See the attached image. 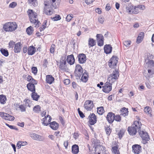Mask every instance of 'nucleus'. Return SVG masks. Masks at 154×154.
<instances>
[{"label": "nucleus", "mask_w": 154, "mask_h": 154, "mask_svg": "<svg viewBox=\"0 0 154 154\" xmlns=\"http://www.w3.org/2000/svg\"><path fill=\"white\" fill-rule=\"evenodd\" d=\"M27 81L30 82L27 85L28 89L32 92L31 94L32 97L34 100L37 101L40 96L35 92V85H36L37 82L32 77L29 75L27 77Z\"/></svg>", "instance_id": "1"}, {"label": "nucleus", "mask_w": 154, "mask_h": 154, "mask_svg": "<svg viewBox=\"0 0 154 154\" xmlns=\"http://www.w3.org/2000/svg\"><path fill=\"white\" fill-rule=\"evenodd\" d=\"M27 13L29 16L30 22L34 24L35 27H38L40 23L38 21V18L36 12L33 11L32 10L29 9L27 11Z\"/></svg>", "instance_id": "2"}, {"label": "nucleus", "mask_w": 154, "mask_h": 154, "mask_svg": "<svg viewBox=\"0 0 154 154\" xmlns=\"http://www.w3.org/2000/svg\"><path fill=\"white\" fill-rule=\"evenodd\" d=\"M119 72L116 69H113L112 73L109 75L107 79V81L111 83H113L116 81L119 77Z\"/></svg>", "instance_id": "3"}, {"label": "nucleus", "mask_w": 154, "mask_h": 154, "mask_svg": "<svg viewBox=\"0 0 154 154\" xmlns=\"http://www.w3.org/2000/svg\"><path fill=\"white\" fill-rule=\"evenodd\" d=\"M17 27V25L15 22H9L5 24L3 29L6 31H12L15 30Z\"/></svg>", "instance_id": "4"}, {"label": "nucleus", "mask_w": 154, "mask_h": 154, "mask_svg": "<svg viewBox=\"0 0 154 154\" xmlns=\"http://www.w3.org/2000/svg\"><path fill=\"white\" fill-rule=\"evenodd\" d=\"M126 11L130 14H137L139 11V8L134 6L126 7Z\"/></svg>", "instance_id": "5"}, {"label": "nucleus", "mask_w": 154, "mask_h": 154, "mask_svg": "<svg viewBox=\"0 0 154 154\" xmlns=\"http://www.w3.org/2000/svg\"><path fill=\"white\" fill-rule=\"evenodd\" d=\"M118 62V59L116 57H112L109 60V65L113 69H116V64Z\"/></svg>", "instance_id": "6"}, {"label": "nucleus", "mask_w": 154, "mask_h": 154, "mask_svg": "<svg viewBox=\"0 0 154 154\" xmlns=\"http://www.w3.org/2000/svg\"><path fill=\"white\" fill-rule=\"evenodd\" d=\"M53 8L50 4L48 2H45V7L44 13L47 15H51L52 14V12L51 11V8Z\"/></svg>", "instance_id": "7"}, {"label": "nucleus", "mask_w": 154, "mask_h": 154, "mask_svg": "<svg viewBox=\"0 0 154 154\" xmlns=\"http://www.w3.org/2000/svg\"><path fill=\"white\" fill-rule=\"evenodd\" d=\"M140 136L143 139V143L146 144L149 140V137L147 132L144 131H140L139 132Z\"/></svg>", "instance_id": "8"}, {"label": "nucleus", "mask_w": 154, "mask_h": 154, "mask_svg": "<svg viewBox=\"0 0 154 154\" xmlns=\"http://www.w3.org/2000/svg\"><path fill=\"white\" fill-rule=\"evenodd\" d=\"M112 83H111L107 81L105 84L103 86V91L106 93H108L112 90Z\"/></svg>", "instance_id": "9"}, {"label": "nucleus", "mask_w": 154, "mask_h": 154, "mask_svg": "<svg viewBox=\"0 0 154 154\" xmlns=\"http://www.w3.org/2000/svg\"><path fill=\"white\" fill-rule=\"evenodd\" d=\"M83 69L79 65H77L75 66V73L76 77H80L83 73Z\"/></svg>", "instance_id": "10"}, {"label": "nucleus", "mask_w": 154, "mask_h": 154, "mask_svg": "<svg viewBox=\"0 0 154 154\" xmlns=\"http://www.w3.org/2000/svg\"><path fill=\"white\" fill-rule=\"evenodd\" d=\"M94 106L93 102L90 100L86 101L84 105V107L87 110H91Z\"/></svg>", "instance_id": "11"}, {"label": "nucleus", "mask_w": 154, "mask_h": 154, "mask_svg": "<svg viewBox=\"0 0 154 154\" xmlns=\"http://www.w3.org/2000/svg\"><path fill=\"white\" fill-rule=\"evenodd\" d=\"M29 135L32 139L34 140L39 141L43 140V138L42 136L35 133H30L29 134Z\"/></svg>", "instance_id": "12"}, {"label": "nucleus", "mask_w": 154, "mask_h": 154, "mask_svg": "<svg viewBox=\"0 0 154 154\" xmlns=\"http://www.w3.org/2000/svg\"><path fill=\"white\" fill-rule=\"evenodd\" d=\"M98 45L102 46L103 45V37L101 34H97L96 35Z\"/></svg>", "instance_id": "13"}, {"label": "nucleus", "mask_w": 154, "mask_h": 154, "mask_svg": "<svg viewBox=\"0 0 154 154\" xmlns=\"http://www.w3.org/2000/svg\"><path fill=\"white\" fill-rule=\"evenodd\" d=\"M66 61L63 60L60 61L59 66V68L61 70L65 72L67 71L68 69L66 65Z\"/></svg>", "instance_id": "14"}, {"label": "nucleus", "mask_w": 154, "mask_h": 154, "mask_svg": "<svg viewBox=\"0 0 154 154\" xmlns=\"http://www.w3.org/2000/svg\"><path fill=\"white\" fill-rule=\"evenodd\" d=\"M60 0H49V1L47 2L52 5L53 8H56L59 6Z\"/></svg>", "instance_id": "15"}, {"label": "nucleus", "mask_w": 154, "mask_h": 154, "mask_svg": "<svg viewBox=\"0 0 154 154\" xmlns=\"http://www.w3.org/2000/svg\"><path fill=\"white\" fill-rule=\"evenodd\" d=\"M78 57L79 63L82 64L85 62L86 60V57L85 54H79Z\"/></svg>", "instance_id": "16"}, {"label": "nucleus", "mask_w": 154, "mask_h": 154, "mask_svg": "<svg viewBox=\"0 0 154 154\" xmlns=\"http://www.w3.org/2000/svg\"><path fill=\"white\" fill-rule=\"evenodd\" d=\"M114 114L112 112H109L106 116V119L110 123H112L114 120Z\"/></svg>", "instance_id": "17"}, {"label": "nucleus", "mask_w": 154, "mask_h": 154, "mask_svg": "<svg viewBox=\"0 0 154 154\" xmlns=\"http://www.w3.org/2000/svg\"><path fill=\"white\" fill-rule=\"evenodd\" d=\"M132 151L134 153H139L141 149V146L138 144H135L132 147Z\"/></svg>", "instance_id": "18"}, {"label": "nucleus", "mask_w": 154, "mask_h": 154, "mask_svg": "<svg viewBox=\"0 0 154 154\" xmlns=\"http://www.w3.org/2000/svg\"><path fill=\"white\" fill-rule=\"evenodd\" d=\"M128 131L129 134L132 135H134L136 134L137 132V128L131 125L128 128Z\"/></svg>", "instance_id": "19"}, {"label": "nucleus", "mask_w": 154, "mask_h": 154, "mask_svg": "<svg viewBox=\"0 0 154 154\" xmlns=\"http://www.w3.org/2000/svg\"><path fill=\"white\" fill-rule=\"evenodd\" d=\"M90 124L91 125H94L96 122V116L95 115L92 113L89 117Z\"/></svg>", "instance_id": "20"}, {"label": "nucleus", "mask_w": 154, "mask_h": 154, "mask_svg": "<svg viewBox=\"0 0 154 154\" xmlns=\"http://www.w3.org/2000/svg\"><path fill=\"white\" fill-rule=\"evenodd\" d=\"M67 61L70 65H72L75 62V59L73 54L67 56L66 59Z\"/></svg>", "instance_id": "21"}, {"label": "nucleus", "mask_w": 154, "mask_h": 154, "mask_svg": "<svg viewBox=\"0 0 154 154\" xmlns=\"http://www.w3.org/2000/svg\"><path fill=\"white\" fill-rule=\"evenodd\" d=\"M104 52L106 54H109L111 53L112 50V47L110 45H106L104 46Z\"/></svg>", "instance_id": "22"}, {"label": "nucleus", "mask_w": 154, "mask_h": 154, "mask_svg": "<svg viewBox=\"0 0 154 154\" xmlns=\"http://www.w3.org/2000/svg\"><path fill=\"white\" fill-rule=\"evenodd\" d=\"M22 45L21 42H18L15 45L14 51L15 53H18L20 52Z\"/></svg>", "instance_id": "23"}, {"label": "nucleus", "mask_w": 154, "mask_h": 154, "mask_svg": "<svg viewBox=\"0 0 154 154\" xmlns=\"http://www.w3.org/2000/svg\"><path fill=\"white\" fill-rule=\"evenodd\" d=\"M36 51V48L33 46H30L28 48L27 53L29 55H32L34 54Z\"/></svg>", "instance_id": "24"}, {"label": "nucleus", "mask_w": 154, "mask_h": 154, "mask_svg": "<svg viewBox=\"0 0 154 154\" xmlns=\"http://www.w3.org/2000/svg\"><path fill=\"white\" fill-rule=\"evenodd\" d=\"M79 152V147L76 144L73 145L72 147V152L73 154H78Z\"/></svg>", "instance_id": "25"}, {"label": "nucleus", "mask_w": 154, "mask_h": 154, "mask_svg": "<svg viewBox=\"0 0 154 154\" xmlns=\"http://www.w3.org/2000/svg\"><path fill=\"white\" fill-rule=\"evenodd\" d=\"M54 79L51 75H48L46 76V81L50 84H51L54 81Z\"/></svg>", "instance_id": "26"}, {"label": "nucleus", "mask_w": 154, "mask_h": 154, "mask_svg": "<svg viewBox=\"0 0 154 154\" xmlns=\"http://www.w3.org/2000/svg\"><path fill=\"white\" fill-rule=\"evenodd\" d=\"M152 74L153 72H152V71L150 69L148 70L147 73L146 71H144L143 72L144 76H145L147 79H148L150 77H152Z\"/></svg>", "instance_id": "27"}, {"label": "nucleus", "mask_w": 154, "mask_h": 154, "mask_svg": "<svg viewBox=\"0 0 154 154\" xmlns=\"http://www.w3.org/2000/svg\"><path fill=\"white\" fill-rule=\"evenodd\" d=\"M16 106L19 108L21 112H24L26 111V108L27 107L26 104L19 105L17 104Z\"/></svg>", "instance_id": "28"}, {"label": "nucleus", "mask_w": 154, "mask_h": 154, "mask_svg": "<svg viewBox=\"0 0 154 154\" xmlns=\"http://www.w3.org/2000/svg\"><path fill=\"white\" fill-rule=\"evenodd\" d=\"M132 125L134 126V127H136L137 128V129L139 131L141 128L142 124L141 122L136 121L134 122V124Z\"/></svg>", "instance_id": "29"}, {"label": "nucleus", "mask_w": 154, "mask_h": 154, "mask_svg": "<svg viewBox=\"0 0 154 154\" xmlns=\"http://www.w3.org/2000/svg\"><path fill=\"white\" fill-rule=\"evenodd\" d=\"M50 127L54 130H56L58 128V124L55 122H53L50 123Z\"/></svg>", "instance_id": "30"}, {"label": "nucleus", "mask_w": 154, "mask_h": 154, "mask_svg": "<svg viewBox=\"0 0 154 154\" xmlns=\"http://www.w3.org/2000/svg\"><path fill=\"white\" fill-rule=\"evenodd\" d=\"M95 41L92 38H90L88 41V45L89 48L93 47L96 45Z\"/></svg>", "instance_id": "31"}, {"label": "nucleus", "mask_w": 154, "mask_h": 154, "mask_svg": "<svg viewBox=\"0 0 154 154\" xmlns=\"http://www.w3.org/2000/svg\"><path fill=\"white\" fill-rule=\"evenodd\" d=\"M27 142L26 141H18L17 145V146L18 149H20L21 146H23L26 145Z\"/></svg>", "instance_id": "32"}, {"label": "nucleus", "mask_w": 154, "mask_h": 154, "mask_svg": "<svg viewBox=\"0 0 154 154\" xmlns=\"http://www.w3.org/2000/svg\"><path fill=\"white\" fill-rule=\"evenodd\" d=\"M7 98L5 96L2 94L0 95V103L2 104H4L6 103Z\"/></svg>", "instance_id": "33"}, {"label": "nucleus", "mask_w": 154, "mask_h": 154, "mask_svg": "<svg viewBox=\"0 0 154 154\" xmlns=\"http://www.w3.org/2000/svg\"><path fill=\"white\" fill-rule=\"evenodd\" d=\"M88 75L86 72H84L81 77V80L84 82H86L88 80Z\"/></svg>", "instance_id": "34"}, {"label": "nucleus", "mask_w": 154, "mask_h": 154, "mask_svg": "<svg viewBox=\"0 0 154 154\" xmlns=\"http://www.w3.org/2000/svg\"><path fill=\"white\" fill-rule=\"evenodd\" d=\"M100 149H101V151L100 152H98L97 153V154H100L101 153V154H108L109 153L108 151L106 150L105 148V147L101 146H100Z\"/></svg>", "instance_id": "35"}, {"label": "nucleus", "mask_w": 154, "mask_h": 154, "mask_svg": "<svg viewBox=\"0 0 154 154\" xmlns=\"http://www.w3.org/2000/svg\"><path fill=\"white\" fill-rule=\"evenodd\" d=\"M4 119L7 120L12 121L14 119V116L6 113V114H5V117H4Z\"/></svg>", "instance_id": "36"}, {"label": "nucleus", "mask_w": 154, "mask_h": 154, "mask_svg": "<svg viewBox=\"0 0 154 154\" xmlns=\"http://www.w3.org/2000/svg\"><path fill=\"white\" fill-rule=\"evenodd\" d=\"M51 117L49 116L48 115H47L44 118L42 119V121L43 122H46L48 121V122H51Z\"/></svg>", "instance_id": "37"}, {"label": "nucleus", "mask_w": 154, "mask_h": 154, "mask_svg": "<svg viewBox=\"0 0 154 154\" xmlns=\"http://www.w3.org/2000/svg\"><path fill=\"white\" fill-rule=\"evenodd\" d=\"M112 151L114 154H120L118 147L117 146H113L112 148Z\"/></svg>", "instance_id": "38"}, {"label": "nucleus", "mask_w": 154, "mask_h": 154, "mask_svg": "<svg viewBox=\"0 0 154 154\" xmlns=\"http://www.w3.org/2000/svg\"><path fill=\"white\" fill-rule=\"evenodd\" d=\"M97 112L100 115H102L104 112V108L103 106H100L97 108Z\"/></svg>", "instance_id": "39"}, {"label": "nucleus", "mask_w": 154, "mask_h": 154, "mask_svg": "<svg viewBox=\"0 0 154 154\" xmlns=\"http://www.w3.org/2000/svg\"><path fill=\"white\" fill-rule=\"evenodd\" d=\"M0 51L2 54L5 57H7L9 54L7 50L3 48H1Z\"/></svg>", "instance_id": "40"}, {"label": "nucleus", "mask_w": 154, "mask_h": 154, "mask_svg": "<svg viewBox=\"0 0 154 154\" xmlns=\"http://www.w3.org/2000/svg\"><path fill=\"white\" fill-rule=\"evenodd\" d=\"M26 32L29 35H31L33 32V28L31 26L28 27L26 29Z\"/></svg>", "instance_id": "41"}, {"label": "nucleus", "mask_w": 154, "mask_h": 154, "mask_svg": "<svg viewBox=\"0 0 154 154\" xmlns=\"http://www.w3.org/2000/svg\"><path fill=\"white\" fill-rule=\"evenodd\" d=\"M28 2L31 5L35 6L38 4L36 0H28Z\"/></svg>", "instance_id": "42"}, {"label": "nucleus", "mask_w": 154, "mask_h": 154, "mask_svg": "<svg viewBox=\"0 0 154 154\" xmlns=\"http://www.w3.org/2000/svg\"><path fill=\"white\" fill-rule=\"evenodd\" d=\"M33 111L36 112L38 113L40 111V107L39 105L35 106L33 108Z\"/></svg>", "instance_id": "43"}, {"label": "nucleus", "mask_w": 154, "mask_h": 154, "mask_svg": "<svg viewBox=\"0 0 154 154\" xmlns=\"http://www.w3.org/2000/svg\"><path fill=\"white\" fill-rule=\"evenodd\" d=\"M128 109H126L125 108H124L122 109L123 112L122 113V115L125 116L128 114V111H127Z\"/></svg>", "instance_id": "44"}, {"label": "nucleus", "mask_w": 154, "mask_h": 154, "mask_svg": "<svg viewBox=\"0 0 154 154\" xmlns=\"http://www.w3.org/2000/svg\"><path fill=\"white\" fill-rule=\"evenodd\" d=\"M114 117L115 118L114 120L117 122H120L121 121V117L120 115H118L115 116L114 115Z\"/></svg>", "instance_id": "45"}, {"label": "nucleus", "mask_w": 154, "mask_h": 154, "mask_svg": "<svg viewBox=\"0 0 154 154\" xmlns=\"http://www.w3.org/2000/svg\"><path fill=\"white\" fill-rule=\"evenodd\" d=\"M144 111L148 114H150L151 112V108L148 106H146L144 109Z\"/></svg>", "instance_id": "46"}, {"label": "nucleus", "mask_w": 154, "mask_h": 154, "mask_svg": "<svg viewBox=\"0 0 154 154\" xmlns=\"http://www.w3.org/2000/svg\"><path fill=\"white\" fill-rule=\"evenodd\" d=\"M55 47V45L54 44H52L51 45V48L50 49V52L51 53L53 54L54 53V51Z\"/></svg>", "instance_id": "47"}, {"label": "nucleus", "mask_w": 154, "mask_h": 154, "mask_svg": "<svg viewBox=\"0 0 154 154\" xmlns=\"http://www.w3.org/2000/svg\"><path fill=\"white\" fill-rule=\"evenodd\" d=\"M131 44V41H126L124 42V45L126 47H128Z\"/></svg>", "instance_id": "48"}, {"label": "nucleus", "mask_w": 154, "mask_h": 154, "mask_svg": "<svg viewBox=\"0 0 154 154\" xmlns=\"http://www.w3.org/2000/svg\"><path fill=\"white\" fill-rule=\"evenodd\" d=\"M72 17V15L70 14L68 15L66 18V20L67 21H69Z\"/></svg>", "instance_id": "49"}, {"label": "nucleus", "mask_w": 154, "mask_h": 154, "mask_svg": "<svg viewBox=\"0 0 154 154\" xmlns=\"http://www.w3.org/2000/svg\"><path fill=\"white\" fill-rule=\"evenodd\" d=\"M17 4L15 2H13L11 3L9 5V7L11 8H14L16 6Z\"/></svg>", "instance_id": "50"}, {"label": "nucleus", "mask_w": 154, "mask_h": 154, "mask_svg": "<svg viewBox=\"0 0 154 154\" xmlns=\"http://www.w3.org/2000/svg\"><path fill=\"white\" fill-rule=\"evenodd\" d=\"M60 19L61 18L60 16L59 15H56V16H55L53 18L52 20L54 21H57L60 20Z\"/></svg>", "instance_id": "51"}, {"label": "nucleus", "mask_w": 154, "mask_h": 154, "mask_svg": "<svg viewBox=\"0 0 154 154\" xmlns=\"http://www.w3.org/2000/svg\"><path fill=\"white\" fill-rule=\"evenodd\" d=\"M32 72L34 74L36 75L37 73V69L36 67H33L32 68Z\"/></svg>", "instance_id": "52"}, {"label": "nucleus", "mask_w": 154, "mask_h": 154, "mask_svg": "<svg viewBox=\"0 0 154 154\" xmlns=\"http://www.w3.org/2000/svg\"><path fill=\"white\" fill-rule=\"evenodd\" d=\"M148 64H149L151 67H154V61L152 60H149L148 62Z\"/></svg>", "instance_id": "53"}, {"label": "nucleus", "mask_w": 154, "mask_h": 154, "mask_svg": "<svg viewBox=\"0 0 154 154\" xmlns=\"http://www.w3.org/2000/svg\"><path fill=\"white\" fill-rule=\"evenodd\" d=\"M124 132L123 131L121 130L118 133V135L120 138L122 137L123 135L124 134Z\"/></svg>", "instance_id": "54"}, {"label": "nucleus", "mask_w": 154, "mask_h": 154, "mask_svg": "<svg viewBox=\"0 0 154 154\" xmlns=\"http://www.w3.org/2000/svg\"><path fill=\"white\" fill-rule=\"evenodd\" d=\"M70 83V80L69 79H66L64 80V83L66 85H68Z\"/></svg>", "instance_id": "55"}, {"label": "nucleus", "mask_w": 154, "mask_h": 154, "mask_svg": "<svg viewBox=\"0 0 154 154\" xmlns=\"http://www.w3.org/2000/svg\"><path fill=\"white\" fill-rule=\"evenodd\" d=\"M15 43L14 42H13V41H11L9 43V45L10 47L12 48L13 47Z\"/></svg>", "instance_id": "56"}, {"label": "nucleus", "mask_w": 154, "mask_h": 154, "mask_svg": "<svg viewBox=\"0 0 154 154\" xmlns=\"http://www.w3.org/2000/svg\"><path fill=\"white\" fill-rule=\"evenodd\" d=\"M106 133L107 135H109L111 133L109 127H107L106 129Z\"/></svg>", "instance_id": "57"}, {"label": "nucleus", "mask_w": 154, "mask_h": 154, "mask_svg": "<svg viewBox=\"0 0 154 154\" xmlns=\"http://www.w3.org/2000/svg\"><path fill=\"white\" fill-rule=\"evenodd\" d=\"M143 39V38H139L137 37V43H140L142 41Z\"/></svg>", "instance_id": "58"}, {"label": "nucleus", "mask_w": 154, "mask_h": 154, "mask_svg": "<svg viewBox=\"0 0 154 154\" xmlns=\"http://www.w3.org/2000/svg\"><path fill=\"white\" fill-rule=\"evenodd\" d=\"M47 22V21L45 20L44 22V23H43V25L42 26V27L43 29H45V28H46V23Z\"/></svg>", "instance_id": "59"}, {"label": "nucleus", "mask_w": 154, "mask_h": 154, "mask_svg": "<svg viewBox=\"0 0 154 154\" xmlns=\"http://www.w3.org/2000/svg\"><path fill=\"white\" fill-rule=\"evenodd\" d=\"M48 62L47 59H45L44 61V63L43 64V66L45 67L47 66V65L48 64Z\"/></svg>", "instance_id": "60"}, {"label": "nucleus", "mask_w": 154, "mask_h": 154, "mask_svg": "<svg viewBox=\"0 0 154 154\" xmlns=\"http://www.w3.org/2000/svg\"><path fill=\"white\" fill-rule=\"evenodd\" d=\"M144 36V33L143 32H141L139 33L138 37L141 38H143Z\"/></svg>", "instance_id": "61"}, {"label": "nucleus", "mask_w": 154, "mask_h": 154, "mask_svg": "<svg viewBox=\"0 0 154 154\" xmlns=\"http://www.w3.org/2000/svg\"><path fill=\"white\" fill-rule=\"evenodd\" d=\"M139 8V9H140L141 10H143L145 9V7L144 5H140L138 6L137 7Z\"/></svg>", "instance_id": "62"}, {"label": "nucleus", "mask_w": 154, "mask_h": 154, "mask_svg": "<svg viewBox=\"0 0 154 154\" xmlns=\"http://www.w3.org/2000/svg\"><path fill=\"white\" fill-rule=\"evenodd\" d=\"M94 0H85V2L88 4L92 3Z\"/></svg>", "instance_id": "63"}, {"label": "nucleus", "mask_w": 154, "mask_h": 154, "mask_svg": "<svg viewBox=\"0 0 154 154\" xmlns=\"http://www.w3.org/2000/svg\"><path fill=\"white\" fill-rule=\"evenodd\" d=\"M63 145L66 149L67 148V147L68 145V141H65L64 142Z\"/></svg>", "instance_id": "64"}]
</instances>
